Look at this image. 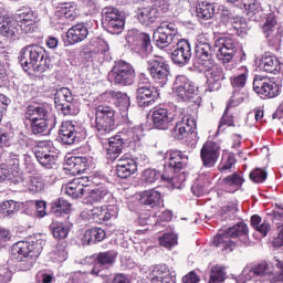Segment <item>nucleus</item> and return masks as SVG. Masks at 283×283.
Returning <instances> with one entry per match:
<instances>
[{"mask_svg":"<svg viewBox=\"0 0 283 283\" xmlns=\"http://www.w3.org/2000/svg\"><path fill=\"white\" fill-rule=\"evenodd\" d=\"M238 52V44L233 38L224 36L214 41L213 46L205 34H199L196 40L195 59L206 70L208 92H218L222 81L227 78L224 70L216 64L213 55L221 63H231Z\"/></svg>","mask_w":283,"mask_h":283,"instance_id":"1","label":"nucleus"},{"mask_svg":"<svg viewBox=\"0 0 283 283\" xmlns=\"http://www.w3.org/2000/svg\"><path fill=\"white\" fill-rule=\"evenodd\" d=\"M272 264L276 266L277 271L273 269L271 263L261 262L252 268H244L242 271V275H244L245 280H251V277H266L269 282H283V260L274 256Z\"/></svg>","mask_w":283,"mask_h":283,"instance_id":"2","label":"nucleus"},{"mask_svg":"<svg viewBox=\"0 0 283 283\" xmlns=\"http://www.w3.org/2000/svg\"><path fill=\"white\" fill-rule=\"evenodd\" d=\"M94 127L98 136L112 134L116 129V111L107 105H99L94 108Z\"/></svg>","mask_w":283,"mask_h":283,"instance_id":"3","label":"nucleus"},{"mask_svg":"<svg viewBox=\"0 0 283 283\" xmlns=\"http://www.w3.org/2000/svg\"><path fill=\"white\" fill-rule=\"evenodd\" d=\"M249 233V227L245 223L240 222L235 226L229 228L228 230L218 233L212 244L220 249V251H226V253H231L235 249V242L231 238H240V235H247Z\"/></svg>","mask_w":283,"mask_h":283,"instance_id":"4","label":"nucleus"},{"mask_svg":"<svg viewBox=\"0 0 283 283\" xmlns=\"http://www.w3.org/2000/svg\"><path fill=\"white\" fill-rule=\"evenodd\" d=\"M108 81L115 83V85H120V87H129L136 81V71L129 62L119 60L115 62L109 71Z\"/></svg>","mask_w":283,"mask_h":283,"instance_id":"5","label":"nucleus"},{"mask_svg":"<svg viewBox=\"0 0 283 283\" xmlns=\"http://www.w3.org/2000/svg\"><path fill=\"white\" fill-rule=\"evenodd\" d=\"M178 34V27L174 22L164 21L157 27L153 34V41H155L159 50H165L174 43L175 36Z\"/></svg>","mask_w":283,"mask_h":283,"instance_id":"6","label":"nucleus"},{"mask_svg":"<svg viewBox=\"0 0 283 283\" xmlns=\"http://www.w3.org/2000/svg\"><path fill=\"white\" fill-rule=\"evenodd\" d=\"M147 70L154 81L160 87H165L169 82V74H171L169 64L160 57H154L147 61Z\"/></svg>","mask_w":283,"mask_h":283,"instance_id":"7","label":"nucleus"},{"mask_svg":"<svg viewBox=\"0 0 283 283\" xmlns=\"http://www.w3.org/2000/svg\"><path fill=\"white\" fill-rule=\"evenodd\" d=\"M167 10H169V4L165 3V1L156 0L154 6L138 9L137 19L142 25H151Z\"/></svg>","mask_w":283,"mask_h":283,"instance_id":"8","label":"nucleus"},{"mask_svg":"<svg viewBox=\"0 0 283 283\" xmlns=\"http://www.w3.org/2000/svg\"><path fill=\"white\" fill-rule=\"evenodd\" d=\"M3 180H12V182L21 180L19 154L11 153L9 158L0 164V182H3Z\"/></svg>","mask_w":283,"mask_h":283,"instance_id":"9","label":"nucleus"},{"mask_svg":"<svg viewBox=\"0 0 283 283\" xmlns=\"http://www.w3.org/2000/svg\"><path fill=\"white\" fill-rule=\"evenodd\" d=\"M253 91L261 98H275V96H280V85L264 75H255Z\"/></svg>","mask_w":283,"mask_h":283,"instance_id":"10","label":"nucleus"},{"mask_svg":"<svg viewBox=\"0 0 283 283\" xmlns=\"http://www.w3.org/2000/svg\"><path fill=\"white\" fill-rule=\"evenodd\" d=\"M262 32L271 48H276V45L282 43V30L277 27L274 13L270 12L265 14Z\"/></svg>","mask_w":283,"mask_h":283,"instance_id":"11","label":"nucleus"},{"mask_svg":"<svg viewBox=\"0 0 283 283\" xmlns=\"http://www.w3.org/2000/svg\"><path fill=\"white\" fill-rule=\"evenodd\" d=\"M15 17L24 34H34L36 32V21H39L38 10L30 7H22L17 11Z\"/></svg>","mask_w":283,"mask_h":283,"instance_id":"12","label":"nucleus"},{"mask_svg":"<svg viewBox=\"0 0 283 283\" xmlns=\"http://www.w3.org/2000/svg\"><path fill=\"white\" fill-rule=\"evenodd\" d=\"M23 28L19 24V20L10 14L0 15V35L4 39L19 41L23 34Z\"/></svg>","mask_w":283,"mask_h":283,"instance_id":"13","label":"nucleus"},{"mask_svg":"<svg viewBox=\"0 0 283 283\" xmlns=\"http://www.w3.org/2000/svg\"><path fill=\"white\" fill-rule=\"evenodd\" d=\"M172 90L180 101H193L196 96V84L187 75H177L172 84Z\"/></svg>","mask_w":283,"mask_h":283,"instance_id":"14","label":"nucleus"},{"mask_svg":"<svg viewBox=\"0 0 283 283\" xmlns=\"http://www.w3.org/2000/svg\"><path fill=\"white\" fill-rule=\"evenodd\" d=\"M165 160L164 171H166V174H180V171L187 167L189 157L180 150H169L165 155Z\"/></svg>","mask_w":283,"mask_h":283,"instance_id":"15","label":"nucleus"},{"mask_svg":"<svg viewBox=\"0 0 283 283\" xmlns=\"http://www.w3.org/2000/svg\"><path fill=\"white\" fill-rule=\"evenodd\" d=\"M35 158L45 169H53L59 161V155L56 151L52 150L50 142L40 143L38 149H35Z\"/></svg>","mask_w":283,"mask_h":283,"instance_id":"16","label":"nucleus"},{"mask_svg":"<svg viewBox=\"0 0 283 283\" xmlns=\"http://www.w3.org/2000/svg\"><path fill=\"white\" fill-rule=\"evenodd\" d=\"M193 129H196V117L186 114L176 123L172 136L176 140H185L189 134H193Z\"/></svg>","mask_w":283,"mask_h":283,"instance_id":"17","label":"nucleus"},{"mask_svg":"<svg viewBox=\"0 0 283 283\" xmlns=\"http://www.w3.org/2000/svg\"><path fill=\"white\" fill-rule=\"evenodd\" d=\"M171 60L175 65L185 67L191 61V44L187 40H179L176 44V49L171 53Z\"/></svg>","mask_w":283,"mask_h":283,"instance_id":"18","label":"nucleus"},{"mask_svg":"<svg viewBox=\"0 0 283 283\" xmlns=\"http://www.w3.org/2000/svg\"><path fill=\"white\" fill-rule=\"evenodd\" d=\"M200 158L207 169L216 167V163L220 158V146L214 142H206L200 150Z\"/></svg>","mask_w":283,"mask_h":283,"instance_id":"19","label":"nucleus"},{"mask_svg":"<svg viewBox=\"0 0 283 283\" xmlns=\"http://www.w3.org/2000/svg\"><path fill=\"white\" fill-rule=\"evenodd\" d=\"M31 59L33 60V70L36 72H45L50 70V57L48 51L39 44H30Z\"/></svg>","mask_w":283,"mask_h":283,"instance_id":"20","label":"nucleus"},{"mask_svg":"<svg viewBox=\"0 0 283 283\" xmlns=\"http://www.w3.org/2000/svg\"><path fill=\"white\" fill-rule=\"evenodd\" d=\"M126 42L135 50L140 52H147L151 48V38L147 33H143L138 30H130L126 35Z\"/></svg>","mask_w":283,"mask_h":283,"instance_id":"21","label":"nucleus"},{"mask_svg":"<svg viewBox=\"0 0 283 283\" xmlns=\"http://www.w3.org/2000/svg\"><path fill=\"white\" fill-rule=\"evenodd\" d=\"M59 136L63 145H74L81 140V133H78V127H76L72 122H63L59 130Z\"/></svg>","mask_w":283,"mask_h":283,"instance_id":"22","label":"nucleus"},{"mask_svg":"<svg viewBox=\"0 0 283 283\" xmlns=\"http://www.w3.org/2000/svg\"><path fill=\"white\" fill-rule=\"evenodd\" d=\"M153 125L156 129H168L174 125V115L165 107H155L151 114Z\"/></svg>","mask_w":283,"mask_h":283,"instance_id":"23","label":"nucleus"},{"mask_svg":"<svg viewBox=\"0 0 283 283\" xmlns=\"http://www.w3.org/2000/svg\"><path fill=\"white\" fill-rule=\"evenodd\" d=\"M39 242H45L43 239H33L30 241H19L12 245L11 255L13 260H21V258H28L32 255L34 251V247L39 244Z\"/></svg>","mask_w":283,"mask_h":283,"instance_id":"24","label":"nucleus"},{"mask_svg":"<svg viewBox=\"0 0 283 283\" xmlns=\"http://www.w3.org/2000/svg\"><path fill=\"white\" fill-rule=\"evenodd\" d=\"M43 247H45V241H39V243H35L31 255L15 259L19 271H30L36 264V259L41 255Z\"/></svg>","mask_w":283,"mask_h":283,"instance_id":"25","label":"nucleus"},{"mask_svg":"<svg viewBox=\"0 0 283 283\" xmlns=\"http://www.w3.org/2000/svg\"><path fill=\"white\" fill-rule=\"evenodd\" d=\"M136 171H138V166L133 158L123 156L117 160L116 175L118 178L127 179L129 176H133V174H136Z\"/></svg>","mask_w":283,"mask_h":283,"instance_id":"26","label":"nucleus"},{"mask_svg":"<svg viewBox=\"0 0 283 283\" xmlns=\"http://www.w3.org/2000/svg\"><path fill=\"white\" fill-rule=\"evenodd\" d=\"M158 98V90L155 87H137L136 101L139 107H149L156 103Z\"/></svg>","mask_w":283,"mask_h":283,"instance_id":"27","label":"nucleus"},{"mask_svg":"<svg viewBox=\"0 0 283 283\" xmlns=\"http://www.w3.org/2000/svg\"><path fill=\"white\" fill-rule=\"evenodd\" d=\"M91 216L101 224V222H107L112 219L116 220V218H118V208L116 206L108 208L95 207L91 210Z\"/></svg>","mask_w":283,"mask_h":283,"instance_id":"28","label":"nucleus"},{"mask_svg":"<svg viewBox=\"0 0 283 283\" xmlns=\"http://www.w3.org/2000/svg\"><path fill=\"white\" fill-rule=\"evenodd\" d=\"M90 31L87 27L83 23H77L66 32V41L67 45H76V43H81L87 39Z\"/></svg>","mask_w":283,"mask_h":283,"instance_id":"29","label":"nucleus"},{"mask_svg":"<svg viewBox=\"0 0 283 283\" xmlns=\"http://www.w3.org/2000/svg\"><path fill=\"white\" fill-rule=\"evenodd\" d=\"M259 70L260 72H268V74H279L282 67L273 53H264L259 61Z\"/></svg>","mask_w":283,"mask_h":283,"instance_id":"30","label":"nucleus"},{"mask_svg":"<svg viewBox=\"0 0 283 283\" xmlns=\"http://www.w3.org/2000/svg\"><path fill=\"white\" fill-rule=\"evenodd\" d=\"M125 140L127 139L123 135H116L108 139L107 160H116L123 154Z\"/></svg>","mask_w":283,"mask_h":283,"instance_id":"31","label":"nucleus"},{"mask_svg":"<svg viewBox=\"0 0 283 283\" xmlns=\"http://www.w3.org/2000/svg\"><path fill=\"white\" fill-rule=\"evenodd\" d=\"M65 167L73 176H78L80 174L87 171L90 161H87L86 157L72 156L66 159Z\"/></svg>","mask_w":283,"mask_h":283,"instance_id":"32","label":"nucleus"},{"mask_svg":"<svg viewBox=\"0 0 283 283\" xmlns=\"http://www.w3.org/2000/svg\"><path fill=\"white\" fill-rule=\"evenodd\" d=\"M25 118L34 122L43 118H48V105L45 104H31L27 108Z\"/></svg>","mask_w":283,"mask_h":283,"instance_id":"33","label":"nucleus"},{"mask_svg":"<svg viewBox=\"0 0 283 283\" xmlns=\"http://www.w3.org/2000/svg\"><path fill=\"white\" fill-rule=\"evenodd\" d=\"M56 125V117L35 119L31 122L32 134H45Z\"/></svg>","mask_w":283,"mask_h":283,"instance_id":"34","label":"nucleus"},{"mask_svg":"<svg viewBox=\"0 0 283 283\" xmlns=\"http://www.w3.org/2000/svg\"><path fill=\"white\" fill-rule=\"evenodd\" d=\"M163 201V196L160 195V191L156 189H150L142 192L140 195V202L142 205H147L148 207H158L160 202Z\"/></svg>","mask_w":283,"mask_h":283,"instance_id":"35","label":"nucleus"},{"mask_svg":"<svg viewBox=\"0 0 283 283\" xmlns=\"http://www.w3.org/2000/svg\"><path fill=\"white\" fill-rule=\"evenodd\" d=\"M216 15V4L209 1H199L197 6V17L203 19V21H209Z\"/></svg>","mask_w":283,"mask_h":283,"instance_id":"36","label":"nucleus"},{"mask_svg":"<svg viewBox=\"0 0 283 283\" xmlns=\"http://www.w3.org/2000/svg\"><path fill=\"white\" fill-rule=\"evenodd\" d=\"M161 180H164V182H168L175 189H181L185 180H187V176L185 175V172L178 174L164 171Z\"/></svg>","mask_w":283,"mask_h":283,"instance_id":"37","label":"nucleus"},{"mask_svg":"<svg viewBox=\"0 0 283 283\" xmlns=\"http://www.w3.org/2000/svg\"><path fill=\"white\" fill-rule=\"evenodd\" d=\"M85 198L87 200V202H90L91 205H96V202H105L106 198L109 196V191H107L106 189H87V191H85Z\"/></svg>","mask_w":283,"mask_h":283,"instance_id":"38","label":"nucleus"},{"mask_svg":"<svg viewBox=\"0 0 283 283\" xmlns=\"http://www.w3.org/2000/svg\"><path fill=\"white\" fill-rule=\"evenodd\" d=\"M103 240H105V230L102 228H92L83 235L84 244H96V242H103Z\"/></svg>","mask_w":283,"mask_h":283,"instance_id":"39","label":"nucleus"},{"mask_svg":"<svg viewBox=\"0 0 283 283\" xmlns=\"http://www.w3.org/2000/svg\"><path fill=\"white\" fill-rule=\"evenodd\" d=\"M111 98L114 99V104L116 107H119L123 112H127L129 109V96H127V93H123L120 91H109Z\"/></svg>","mask_w":283,"mask_h":283,"instance_id":"40","label":"nucleus"},{"mask_svg":"<svg viewBox=\"0 0 283 283\" xmlns=\"http://www.w3.org/2000/svg\"><path fill=\"white\" fill-rule=\"evenodd\" d=\"M51 211L55 216H61L62 213H70L72 211V203L64 198H57L51 203Z\"/></svg>","mask_w":283,"mask_h":283,"instance_id":"41","label":"nucleus"},{"mask_svg":"<svg viewBox=\"0 0 283 283\" xmlns=\"http://www.w3.org/2000/svg\"><path fill=\"white\" fill-rule=\"evenodd\" d=\"M116 258H118V253L115 250H109L99 252L95 258V262H98L104 269H109L116 262Z\"/></svg>","mask_w":283,"mask_h":283,"instance_id":"42","label":"nucleus"},{"mask_svg":"<svg viewBox=\"0 0 283 283\" xmlns=\"http://www.w3.org/2000/svg\"><path fill=\"white\" fill-rule=\"evenodd\" d=\"M50 230L52 231L53 238L56 240H65L70 233V224L63 222H53L50 226Z\"/></svg>","mask_w":283,"mask_h":283,"instance_id":"43","label":"nucleus"},{"mask_svg":"<svg viewBox=\"0 0 283 283\" xmlns=\"http://www.w3.org/2000/svg\"><path fill=\"white\" fill-rule=\"evenodd\" d=\"M251 224L263 238H266V234L271 231V223L266 220L262 221V217L258 214L251 217Z\"/></svg>","mask_w":283,"mask_h":283,"instance_id":"44","label":"nucleus"},{"mask_svg":"<svg viewBox=\"0 0 283 283\" xmlns=\"http://www.w3.org/2000/svg\"><path fill=\"white\" fill-rule=\"evenodd\" d=\"M20 64L22 65L24 72H28V70H34V60H32V51L30 45H27L21 50Z\"/></svg>","mask_w":283,"mask_h":283,"instance_id":"45","label":"nucleus"},{"mask_svg":"<svg viewBox=\"0 0 283 283\" xmlns=\"http://www.w3.org/2000/svg\"><path fill=\"white\" fill-rule=\"evenodd\" d=\"M103 28H105L109 34H120L125 28V20H123V15H119L109 22L104 23Z\"/></svg>","mask_w":283,"mask_h":283,"instance_id":"46","label":"nucleus"},{"mask_svg":"<svg viewBox=\"0 0 283 283\" xmlns=\"http://www.w3.org/2000/svg\"><path fill=\"white\" fill-rule=\"evenodd\" d=\"M218 14L220 17V21L226 28H229L233 21H235L238 13L233 10L228 9L224 6L219 7Z\"/></svg>","mask_w":283,"mask_h":283,"instance_id":"47","label":"nucleus"},{"mask_svg":"<svg viewBox=\"0 0 283 283\" xmlns=\"http://www.w3.org/2000/svg\"><path fill=\"white\" fill-rule=\"evenodd\" d=\"M74 101V97L72 96V92L67 87H62L56 91L54 95V103L56 109L61 107V105H65V103Z\"/></svg>","mask_w":283,"mask_h":283,"instance_id":"48","label":"nucleus"},{"mask_svg":"<svg viewBox=\"0 0 283 283\" xmlns=\"http://www.w3.org/2000/svg\"><path fill=\"white\" fill-rule=\"evenodd\" d=\"M86 188H82L81 185L74 179L73 181L69 182L65 187L66 196L71 198H81V196H85Z\"/></svg>","mask_w":283,"mask_h":283,"instance_id":"49","label":"nucleus"},{"mask_svg":"<svg viewBox=\"0 0 283 283\" xmlns=\"http://www.w3.org/2000/svg\"><path fill=\"white\" fill-rule=\"evenodd\" d=\"M247 20H244V18L238 15L237 19L233 20V22L231 23L230 27H228V29L231 32H235V34H238V36H242V34H247Z\"/></svg>","mask_w":283,"mask_h":283,"instance_id":"50","label":"nucleus"},{"mask_svg":"<svg viewBox=\"0 0 283 283\" xmlns=\"http://www.w3.org/2000/svg\"><path fill=\"white\" fill-rule=\"evenodd\" d=\"M160 178H163L160 171L151 168L144 170L142 174V182L145 185H154V182L160 180Z\"/></svg>","mask_w":283,"mask_h":283,"instance_id":"51","label":"nucleus"},{"mask_svg":"<svg viewBox=\"0 0 283 283\" xmlns=\"http://www.w3.org/2000/svg\"><path fill=\"white\" fill-rule=\"evenodd\" d=\"M57 112H61L63 116H76L81 108H78V104L73 101H69L65 104L60 105Z\"/></svg>","mask_w":283,"mask_h":283,"instance_id":"52","label":"nucleus"},{"mask_svg":"<svg viewBox=\"0 0 283 283\" xmlns=\"http://www.w3.org/2000/svg\"><path fill=\"white\" fill-rule=\"evenodd\" d=\"M248 78H249V71L247 69H243L242 73H239L238 75L232 76L230 81L233 90H242V87L247 85Z\"/></svg>","mask_w":283,"mask_h":283,"instance_id":"53","label":"nucleus"},{"mask_svg":"<svg viewBox=\"0 0 283 283\" xmlns=\"http://www.w3.org/2000/svg\"><path fill=\"white\" fill-rule=\"evenodd\" d=\"M120 17V11L114 7H105L102 10V25L108 23L109 21Z\"/></svg>","mask_w":283,"mask_h":283,"instance_id":"54","label":"nucleus"},{"mask_svg":"<svg viewBox=\"0 0 283 283\" xmlns=\"http://www.w3.org/2000/svg\"><path fill=\"white\" fill-rule=\"evenodd\" d=\"M226 277L227 273H224V270L222 268L214 266L211 269L209 283H222Z\"/></svg>","mask_w":283,"mask_h":283,"instance_id":"55","label":"nucleus"},{"mask_svg":"<svg viewBox=\"0 0 283 283\" xmlns=\"http://www.w3.org/2000/svg\"><path fill=\"white\" fill-rule=\"evenodd\" d=\"M0 213L6 218L8 216H14L17 213V201L8 200L0 206Z\"/></svg>","mask_w":283,"mask_h":283,"instance_id":"56","label":"nucleus"},{"mask_svg":"<svg viewBox=\"0 0 283 283\" xmlns=\"http://www.w3.org/2000/svg\"><path fill=\"white\" fill-rule=\"evenodd\" d=\"M159 243L161 247L166 249H171L178 244V235L174 233H165L163 237L159 238Z\"/></svg>","mask_w":283,"mask_h":283,"instance_id":"57","label":"nucleus"},{"mask_svg":"<svg viewBox=\"0 0 283 283\" xmlns=\"http://www.w3.org/2000/svg\"><path fill=\"white\" fill-rule=\"evenodd\" d=\"M248 10V17L252 19V21H260L262 19V9L260 8V2L256 1L254 4H250L245 8Z\"/></svg>","mask_w":283,"mask_h":283,"instance_id":"58","label":"nucleus"},{"mask_svg":"<svg viewBox=\"0 0 283 283\" xmlns=\"http://www.w3.org/2000/svg\"><path fill=\"white\" fill-rule=\"evenodd\" d=\"M53 258L57 262H65V260H67V250H65V245L63 243H59L55 247Z\"/></svg>","mask_w":283,"mask_h":283,"instance_id":"59","label":"nucleus"},{"mask_svg":"<svg viewBox=\"0 0 283 283\" xmlns=\"http://www.w3.org/2000/svg\"><path fill=\"white\" fill-rule=\"evenodd\" d=\"M67 283H90V273L87 272H75L70 276Z\"/></svg>","mask_w":283,"mask_h":283,"instance_id":"60","label":"nucleus"},{"mask_svg":"<svg viewBox=\"0 0 283 283\" xmlns=\"http://www.w3.org/2000/svg\"><path fill=\"white\" fill-rule=\"evenodd\" d=\"M235 165V156L233 154L227 155V160H224V157L222 158V161L218 166L219 171H228V169H231Z\"/></svg>","mask_w":283,"mask_h":283,"instance_id":"61","label":"nucleus"},{"mask_svg":"<svg viewBox=\"0 0 283 283\" xmlns=\"http://www.w3.org/2000/svg\"><path fill=\"white\" fill-rule=\"evenodd\" d=\"M35 281L38 283H52L54 282V274L49 273L45 270H41L36 273Z\"/></svg>","mask_w":283,"mask_h":283,"instance_id":"62","label":"nucleus"},{"mask_svg":"<svg viewBox=\"0 0 283 283\" xmlns=\"http://www.w3.org/2000/svg\"><path fill=\"white\" fill-rule=\"evenodd\" d=\"M266 170L260 168H256L255 170L250 172V179L252 180V182H264V180H266Z\"/></svg>","mask_w":283,"mask_h":283,"instance_id":"63","label":"nucleus"},{"mask_svg":"<svg viewBox=\"0 0 283 283\" xmlns=\"http://www.w3.org/2000/svg\"><path fill=\"white\" fill-rule=\"evenodd\" d=\"M165 266H159L154 271L156 273L155 277H157L158 282L160 283H176L174 277L165 275Z\"/></svg>","mask_w":283,"mask_h":283,"instance_id":"64","label":"nucleus"}]
</instances>
